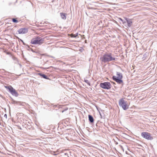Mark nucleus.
Wrapping results in <instances>:
<instances>
[{
	"label": "nucleus",
	"instance_id": "obj_1",
	"mask_svg": "<svg viewBox=\"0 0 157 157\" xmlns=\"http://www.w3.org/2000/svg\"><path fill=\"white\" fill-rule=\"evenodd\" d=\"M101 61L105 63L114 60L115 58L111 53H106L100 58Z\"/></svg>",
	"mask_w": 157,
	"mask_h": 157
},
{
	"label": "nucleus",
	"instance_id": "obj_2",
	"mask_svg": "<svg viewBox=\"0 0 157 157\" xmlns=\"http://www.w3.org/2000/svg\"><path fill=\"white\" fill-rule=\"evenodd\" d=\"M44 40L41 37H36L33 38L31 41V43L33 44H41L43 43Z\"/></svg>",
	"mask_w": 157,
	"mask_h": 157
},
{
	"label": "nucleus",
	"instance_id": "obj_3",
	"mask_svg": "<svg viewBox=\"0 0 157 157\" xmlns=\"http://www.w3.org/2000/svg\"><path fill=\"white\" fill-rule=\"evenodd\" d=\"M119 105L124 110L128 108L129 105L126 101L124 100L123 99H121L119 101Z\"/></svg>",
	"mask_w": 157,
	"mask_h": 157
},
{
	"label": "nucleus",
	"instance_id": "obj_4",
	"mask_svg": "<svg viewBox=\"0 0 157 157\" xmlns=\"http://www.w3.org/2000/svg\"><path fill=\"white\" fill-rule=\"evenodd\" d=\"M5 88L8 89L10 92L13 96L17 97L18 95V94L16 92L15 89H14L11 86H5Z\"/></svg>",
	"mask_w": 157,
	"mask_h": 157
},
{
	"label": "nucleus",
	"instance_id": "obj_5",
	"mask_svg": "<svg viewBox=\"0 0 157 157\" xmlns=\"http://www.w3.org/2000/svg\"><path fill=\"white\" fill-rule=\"evenodd\" d=\"M100 85L102 88L107 90L110 89L112 86L110 83L109 82L101 83Z\"/></svg>",
	"mask_w": 157,
	"mask_h": 157
},
{
	"label": "nucleus",
	"instance_id": "obj_6",
	"mask_svg": "<svg viewBox=\"0 0 157 157\" xmlns=\"http://www.w3.org/2000/svg\"><path fill=\"white\" fill-rule=\"evenodd\" d=\"M141 135L143 137L147 139L151 140L152 139V137L151 136L150 134L147 132H142Z\"/></svg>",
	"mask_w": 157,
	"mask_h": 157
},
{
	"label": "nucleus",
	"instance_id": "obj_7",
	"mask_svg": "<svg viewBox=\"0 0 157 157\" xmlns=\"http://www.w3.org/2000/svg\"><path fill=\"white\" fill-rule=\"evenodd\" d=\"M28 32V29L25 28H22L18 30V32L19 34L26 33Z\"/></svg>",
	"mask_w": 157,
	"mask_h": 157
},
{
	"label": "nucleus",
	"instance_id": "obj_8",
	"mask_svg": "<svg viewBox=\"0 0 157 157\" xmlns=\"http://www.w3.org/2000/svg\"><path fill=\"white\" fill-rule=\"evenodd\" d=\"M113 79L119 84H121L123 83V81L121 79L117 78V76H113Z\"/></svg>",
	"mask_w": 157,
	"mask_h": 157
},
{
	"label": "nucleus",
	"instance_id": "obj_9",
	"mask_svg": "<svg viewBox=\"0 0 157 157\" xmlns=\"http://www.w3.org/2000/svg\"><path fill=\"white\" fill-rule=\"evenodd\" d=\"M117 78H120V79H122V74L119 72H117Z\"/></svg>",
	"mask_w": 157,
	"mask_h": 157
},
{
	"label": "nucleus",
	"instance_id": "obj_10",
	"mask_svg": "<svg viewBox=\"0 0 157 157\" xmlns=\"http://www.w3.org/2000/svg\"><path fill=\"white\" fill-rule=\"evenodd\" d=\"M126 21L128 24V26L129 27H130L131 26L132 23L131 20V19H126Z\"/></svg>",
	"mask_w": 157,
	"mask_h": 157
},
{
	"label": "nucleus",
	"instance_id": "obj_11",
	"mask_svg": "<svg viewBox=\"0 0 157 157\" xmlns=\"http://www.w3.org/2000/svg\"><path fill=\"white\" fill-rule=\"evenodd\" d=\"M88 117L89 120L90 122L92 123L94 122V120L93 117L91 115H89Z\"/></svg>",
	"mask_w": 157,
	"mask_h": 157
},
{
	"label": "nucleus",
	"instance_id": "obj_12",
	"mask_svg": "<svg viewBox=\"0 0 157 157\" xmlns=\"http://www.w3.org/2000/svg\"><path fill=\"white\" fill-rule=\"evenodd\" d=\"M39 75L40 76L43 77L44 78L46 79H48V78L47 76L44 74L41 73H39Z\"/></svg>",
	"mask_w": 157,
	"mask_h": 157
},
{
	"label": "nucleus",
	"instance_id": "obj_13",
	"mask_svg": "<svg viewBox=\"0 0 157 157\" xmlns=\"http://www.w3.org/2000/svg\"><path fill=\"white\" fill-rule=\"evenodd\" d=\"M60 16L62 19H66V16L65 14L63 13H60Z\"/></svg>",
	"mask_w": 157,
	"mask_h": 157
},
{
	"label": "nucleus",
	"instance_id": "obj_14",
	"mask_svg": "<svg viewBox=\"0 0 157 157\" xmlns=\"http://www.w3.org/2000/svg\"><path fill=\"white\" fill-rule=\"evenodd\" d=\"M12 21L13 22L17 23L18 22V21L15 18H13L12 19Z\"/></svg>",
	"mask_w": 157,
	"mask_h": 157
},
{
	"label": "nucleus",
	"instance_id": "obj_15",
	"mask_svg": "<svg viewBox=\"0 0 157 157\" xmlns=\"http://www.w3.org/2000/svg\"><path fill=\"white\" fill-rule=\"evenodd\" d=\"M84 81L85 82H86V83L88 84L89 85V86L90 85V84L89 81L88 80L85 79Z\"/></svg>",
	"mask_w": 157,
	"mask_h": 157
},
{
	"label": "nucleus",
	"instance_id": "obj_16",
	"mask_svg": "<svg viewBox=\"0 0 157 157\" xmlns=\"http://www.w3.org/2000/svg\"><path fill=\"white\" fill-rule=\"evenodd\" d=\"M77 36V35H73L72 37H76V36Z\"/></svg>",
	"mask_w": 157,
	"mask_h": 157
},
{
	"label": "nucleus",
	"instance_id": "obj_17",
	"mask_svg": "<svg viewBox=\"0 0 157 157\" xmlns=\"http://www.w3.org/2000/svg\"><path fill=\"white\" fill-rule=\"evenodd\" d=\"M119 20H120V21H122V22H123V23H124V22H123V20H122L121 18H119Z\"/></svg>",
	"mask_w": 157,
	"mask_h": 157
},
{
	"label": "nucleus",
	"instance_id": "obj_18",
	"mask_svg": "<svg viewBox=\"0 0 157 157\" xmlns=\"http://www.w3.org/2000/svg\"><path fill=\"white\" fill-rule=\"evenodd\" d=\"M4 117L6 118L7 117V115L6 114H5L4 116Z\"/></svg>",
	"mask_w": 157,
	"mask_h": 157
},
{
	"label": "nucleus",
	"instance_id": "obj_19",
	"mask_svg": "<svg viewBox=\"0 0 157 157\" xmlns=\"http://www.w3.org/2000/svg\"><path fill=\"white\" fill-rule=\"evenodd\" d=\"M21 115H23V114L22 113H21Z\"/></svg>",
	"mask_w": 157,
	"mask_h": 157
}]
</instances>
